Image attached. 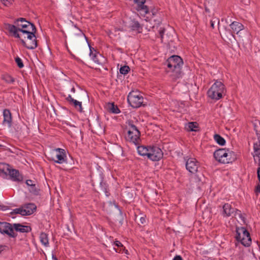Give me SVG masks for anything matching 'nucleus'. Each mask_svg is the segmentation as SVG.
<instances>
[{"instance_id":"nucleus-1","label":"nucleus","mask_w":260,"mask_h":260,"mask_svg":"<svg viewBox=\"0 0 260 260\" xmlns=\"http://www.w3.org/2000/svg\"><path fill=\"white\" fill-rule=\"evenodd\" d=\"M14 24H5V28L15 38H20L21 34H24L23 31H28L36 30L35 25L24 18H19L14 22Z\"/></svg>"},{"instance_id":"nucleus-2","label":"nucleus","mask_w":260,"mask_h":260,"mask_svg":"<svg viewBox=\"0 0 260 260\" xmlns=\"http://www.w3.org/2000/svg\"><path fill=\"white\" fill-rule=\"evenodd\" d=\"M214 157L218 162L222 164H229L237 159L236 154L229 149L220 148L214 153Z\"/></svg>"},{"instance_id":"nucleus-3","label":"nucleus","mask_w":260,"mask_h":260,"mask_svg":"<svg viewBox=\"0 0 260 260\" xmlns=\"http://www.w3.org/2000/svg\"><path fill=\"white\" fill-rule=\"evenodd\" d=\"M24 34H21L20 39L22 45L28 49H34L38 46L37 37L35 35L36 30L28 31H23Z\"/></svg>"},{"instance_id":"nucleus-4","label":"nucleus","mask_w":260,"mask_h":260,"mask_svg":"<svg viewBox=\"0 0 260 260\" xmlns=\"http://www.w3.org/2000/svg\"><path fill=\"white\" fill-rule=\"evenodd\" d=\"M87 42V38L84 33L79 29L75 28L72 30L71 38L70 45L73 49H78L81 45Z\"/></svg>"},{"instance_id":"nucleus-5","label":"nucleus","mask_w":260,"mask_h":260,"mask_svg":"<svg viewBox=\"0 0 260 260\" xmlns=\"http://www.w3.org/2000/svg\"><path fill=\"white\" fill-rule=\"evenodd\" d=\"M225 90L224 84L220 81H216L208 90L207 94L211 99L218 100L222 98Z\"/></svg>"},{"instance_id":"nucleus-6","label":"nucleus","mask_w":260,"mask_h":260,"mask_svg":"<svg viewBox=\"0 0 260 260\" xmlns=\"http://www.w3.org/2000/svg\"><path fill=\"white\" fill-rule=\"evenodd\" d=\"M166 63L169 68L173 69L176 78H179L181 74V68L183 64L182 59L178 55H172L167 59Z\"/></svg>"},{"instance_id":"nucleus-7","label":"nucleus","mask_w":260,"mask_h":260,"mask_svg":"<svg viewBox=\"0 0 260 260\" xmlns=\"http://www.w3.org/2000/svg\"><path fill=\"white\" fill-rule=\"evenodd\" d=\"M127 129V135L125 136V139L137 145L140 141V132L132 122H128V126L126 128Z\"/></svg>"},{"instance_id":"nucleus-8","label":"nucleus","mask_w":260,"mask_h":260,"mask_svg":"<svg viewBox=\"0 0 260 260\" xmlns=\"http://www.w3.org/2000/svg\"><path fill=\"white\" fill-rule=\"evenodd\" d=\"M144 98L138 91H132L127 96V101L129 104L134 108H138L143 106Z\"/></svg>"},{"instance_id":"nucleus-9","label":"nucleus","mask_w":260,"mask_h":260,"mask_svg":"<svg viewBox=\"0 0 260 260\" xmlns=\"http://www.w3.org/2000/svg\"><path fill=\"white\" fill-rule=\"evenodd\" d=\"M236 238L245 246H249L251 243L249 232L243 227L237 228Z\"/></svg>"},{"instance_id":"nucleus-10","label":"nucleus","mask_w":260,"mask_h":260,"mask_svg":"<svg viewBox=\"0 0 260 260\" xmlns=\"http://www.w3.org/2000/svg\"><path fill=\"white\" fill-rule=\"evenodd\" d=\"M159 35L162 43L170 47L171 43L174 42L175 37V33L173 29L167 30L164 28H160L159 30Z\"/></svg>"},{"instance_id":"nucleus-11","label":"nucleus","mask_w":260,"mask_h":260,"mask_svg":"<svg viewBox=\"0 0 260 260\" xmlns=\"http://www.w3.org/2000/svg\"><path fill=\"white\" fill-rule=\"evenodd\" d=\"M0 233L7 234L12 238L17 236V234L14 232L13 225L6 222H0Z\"/></svg>"},{"instance_id":"nucleus-12","label":"nucleus","mask_w":260,"mask_h":260,"mask_svg":"<svg viewBox=\"0 0 260 260\" xmlns=\"http://www.w3.org/2000/svg\"><path fill=\"white\" fill-rule=\"evenodd\" d=\"M3 166L4 167L2 169L0 168V171L5 172V173L6 174L7 172L5 171V169L6 168L7 171H8L9 172V174L10 175L11 179L13 181L19 182L22 180V176L19 174V172L18 170L15 169H9V166L7 165H4Z\"/></svg>"},{"instance_id":"nucleus-13","label":"nucleus","mask_w":260,"mask_h":260,"mask_svg":"<svg viewBox=\"0 0 260 260\" xmlns=\"http://www.w3.org/2000/svg\"><path fill=\"white\" fill-rule=\"evenodd\" d=\"M163 156L162 150L157 147H149V157L153 161H158Z\"/></svg>"},{"instance_id":"nucleus-14","label":"nucleus","mask_w":260,"mask_h":260,"mask_svg":"<svg viewBox=\"0 0 260 260\" xmlns=\"http://www.w3.org/2000/svg\"><path fill=\"white\" fill-rule=\"evenodd\" d=\"M186 168L191 173L195 174L197 172L199 167V163L194 158H189L186 161Z\"/></svg>"},{"instance_id":"nucleus-15","label":"nucleus","mask_w":260,"mask_h":260,"mask_svg":"<svg viewBox=\"0 0 260 260\" xmlns=\"http://www.w3.org/2000/svg\"><path fill=\"white\" fill-rule=\"evenodd\" d=\"M230 26L234 32H236L239 37H241L240 35L241 32L240 31L244 29V26L242 23L234 21L230 24Z\"/></svg>"},{"instance_id":"nucleus-16","label":"nucleus","mask_w":260,"mask_h":260,"mask_svg":"<svg viewBox=\"0 0 260 260\" xmlns=\"http://www.w3.org/2000/svg\"><path fill=\"white\" fill-rule=\"evenodd\" d=\"M134 3L137 4L138 5L137 10L138 11H141L144 13L145 14L149 13V9L147 6L145 5L144 4L146 2V0H134Z\"/></svg>"},{"instance_id":"nucleus-17","label":"nucleus","mask_w":260,"mask_h":260,"mask_svg":"<svg viewBox=\"0 0 260 260\" xmlns=\"http://www.w3.org/2000/svg\"><path fill=\"white\" fill-rule=\"evenodd\" d=\"M66 100L69 102L70 104L73 105L74 107L79 111L82 112V103L72 98L71 95H69L66 98Z\"/></svg>"},{"instance_id":"nucleus-18","label":"nucleus","mask_w":260,"mask_h":260,"mask_svg":"<svg viewBox=\"0 0 260 260\" xmlns=\"http://www.w3.org/2000/svg\"><path fill=\"white\" fill-rule=\"evenodd\" d=\"M13 227L17 232H20L21 233H28L31 230L30 226L22 225L20 223L13 224Z\"/></svg>"},{"instance_id":"nucleus-19","label":"nucleus","mask_w":260,"mask_h":260,"mask_svg":"<svg viewBox=\"0 0 260 260\" xmlns=\"http://www.w3.org/2000/svg\"><path fill=\"white\" fill-rule=\"evenodd\" d=\"M56 151H58L59 153L56 154V157L57 158V160H54V161L58 164H62V162L65 161L66 154L65 151L64 149L61 148H57L55 149Z\"/></svg>"},{"instance_id":"nucleus-20","label":"nucleus","mask_w":260,"mask_h":260,"mask_svg":"<svg viewBox=\"0 0 260 260\" xmlns=\"http://www.w3.org/2000/svg\"><path fill=\"white\" fill-rule=\"evenodd\" d=\"M26 184L29 187L28 189L30 192L35 194H37L39 192L36 184L35 182L31 180H27L26 181Z\"/></svg>"},{"instance_id":"nucleus-21","label":"nucleus","mask_w":260,"mask_h":260,"mask_svg":"<svg viewBox=\"0 0 260 260\" xmlns=\"http://www.w3.org/2000/svg\"><path fill=\"white\" fill-rule=\"evenodd\" d=\"M23 209L25 210V214L27 215L32 214L34 211L36 210V206L33 203H29L25 205L23 207Z\"/></svg>"},{"instance_id":"nucleus-22","label":"nucleus","mask_w":260,"mask_h":260,"mask_svg":"<svg viewBox=\"0 0 260 260\" xmlns=\"http://www.w3.org/2000/svg\"><path fill=\"white\" fill-rule=\"evenodd\" d=\"M4 123H8L9 126H11L12 115L9 110L5 109L3 111Z\"/></svg>"},{"instance_id":"nucleus-23","label":"nucleus","mask_w":260,"mask_h":260,"mask_svg":"<svg viewBox=\"0 0 260 260\" xmlns=\"http://www.w3.org/2000/svg\"><path fill=\"white\" fill-rule=\"evenodd\" d=\"M89 49H90V56L92 59V60L96 62L98 64H101V59H103V56L101 55V54H99V53L95 52V53H93L91 50V47L88 44Z\"/></svg>"},{"instance_id":"nucleus-24","label":"nucleus","mask_w":260,"mask_h":260,"mask_svg":"<svg viewBox=\"0 0 260 260\" xmlns=\"http://www.w3.org/2000/svg\"><path fill=\"white\" fill-rule=\"evenodd\" d=\"M223 213L226 216H230L235 211V209L232 208L229 204H225L223 206Z\"/></svg>"},{"instance_id":"nucleus-25","label":"nucleus","mask_w":260,"mask_h":260,"mask_svg":"<svg viewBox=\"0 0 260 260\" xmlns=\"http://www.w3.org/2000/svg\"><path fill=\"white\" fill-rule=\"evenodd\" d=\"M220 34L222 38L225 40H231V38L232 37L235 38L234 35L231 31L230 29H227L226 28H225L221 32H220Z\"/></svg>"},{"instance_id":"nucleus-26","label":"nucleus","mask_w":260,"mask_h":260,"mask_svg":"<svg viewBox=\"0 0 260 260\" xmlns=\"http://www.w3.org/2000/svg\"><path fill=\"white\" fill-rule=\"evenodd\" d=\"M138 153L142 156H147L149 157V148L144 146H140L137 147Z\"/></svg>"},{"instance_id":"nucleus-27","label":"nucleus","mask_w":260,"mask_h":260,"mask_svg":"<svg viewBox=\"0 0 260 260\" xmlns=\"http://www.w3.org/2000/svg\"><path fill=\"white\" fill-rule=\"evenodd\" d=\"M40 241L45 247L49 246V240L48 235L45 233H41L40 236Z\"/></svg>"},{"instance_id":"nucleus-28","label":"nucleus","mask_w":260,"mask_h":260,"mask_svg":"<svg viewBox=\"0 0 260 260\" xmlns=\"http://www.w3.org/2000/svg\"><path fill=\"white\" fill-rule=\"evenodd\" d=\"M108 109L110 112L114 114H118L120 112L118 107L115 106L114 103L109 104Z\"/></svg>"},{"instance_id":"nucleus-29","label":"nucleus","mask_w":260,"mask_h":260,"mask_svg":"<svg viewBox=\"0 0 260 260\" xmlns=\"http://www.w3.org/2000/svg\"><path fill=\"white\" fill-rule=\"evenodd\" d=\"M214 139L216 143L221 146H223L225 144V140L224 139L218 134L214 135Z\"/></svg>"},{"instance_id":"nucleus-30","label":"nucleus","mask_w":260,"mask_h":260,"mask_svg":"<svg viewBox=\"0 0 260 260\" xmlns=\"http://www.w3.org/2000/svg\"><path fill=\"white\" fill-rule=\"evenodd\" d=\"M25 210H24L23 208L22 207L21 208H19L13 210V211L10 213V214L11 215L19 214L22 216H26L27 215L25 214Z\"/></svg>"},{"instance_id":"nucleus-31","label":"nucleus","mask_w":260,"mask_h":260,"mask_svg":"<svg viewBox=\"0 0 260 260\" xmlns=\"http://www.w3.org/2000/svg\"><path fill=\"white\" fill-rule=\"evenodd\" d=\"M2 79L8 83H13L15 82V79L8 74L3 75Z\"/></svg>"},{"instance_id":"nucleus-32","label":"nucleus","mask_w":260,"mask_h":260,"mask_svg":"<svg viewBox=\"0 0 260 260\" xmlns=\"http://www.w3.org/2000/svg\"><path fill=\"white\" fill-rule=\"evenodd\" d=\"M197 127V122H191L188 123V129L190 131L197 132V129H196V128Z\"/></svg>"},{"instance_id":"nucleus-33","label":"nucleus","mask_w":260,"mask_h":260,"mask_svg":"<svg viewBox=\"0 0 260 260\" xmlns=\"http://www.w3.org/2000/svg\"><path fill=\"white\" fill-rule=\"evenodd\" d=\"M130 71V68L127 66H124L123 67H121L120 69V73L121 74H127Z\"/></svg>"},{"instance_id":"nucleus-34","label":"nucleus","mask_w":260,"mask_h":260,"mask_svg":"<svg viewBox=\"0 0 260 260\" xmlns=\"http://www.w3.org/2000/svg\"><path fill=\"white\" fill-rule=\"evenodd\" d=\"M253 149L256 155L260 154V142L254 143L253 145Z\"/></svg>"},{"instance_id":"nucleus-35","label":"nucleus","mask_w":260,"mask_h":260,"mask_svg":"<svg viewBox=\"0 0 260 260\" xmlns=\"http://www.w3.org/2000/svg\"><path fill=\"white\" fill-rule=\"evenodd\" d=\"M100 186L101 187V190L103 192H104L106 196H108V194H107L108 191H107V186L105 182H104L103 181L101 182L100 183Z\"/></svg>"},{"instance_id":"nucleus-36","label":"nucleus","mask_w":260,"mask_h":260,"mask_svg":"<svg viewBox=\"0 0 260 260\" xmlns=\"http://www.w3.org/2000/svg\"><path fill=\"white\" fill-rule=\"evenodd\" d=\"M15 61L19 68H22L24 66L22 60L19 57L15 58Z\"/></svg>"},{"instance_id":"nucleus-37","label":"nucleus","mask_w":260,"mask_h":260,"mask_svg":"<svg viewBox=\"0 0 260 260\" xmlns=\"http://www.w3.org/2000/svg\"><path fill=\"white\" fill-rule=\"evenodd\" d=\"M140 28V25L138 21H134L132 25V28L133 30H139Z\"/></svg>"},{"instance_id":"nucleus-38","label":"nucleus","mask_w":260,"mask_h":260,"mask_svg":"<svg viewBox=\"0 0 260 260\" xmlns=\"http://www.w3.org/2000/svg\"><path fill=\"white\" fill-rule=\"evenodd\" d=\"M3 4L6 6H9L11 5L14 0H1Z\"/></svg>"},{"instance_id":"nucleus-39","label":"nucleus","mask_w":260,"mask_h":260,"mask_svg":"<svg viewBox=\"0 0 260 260\" xmlns=\"http://www.w3.org/2000/svg\"><path fill=\"white\" fill-rule=\"evenodd\" d=\"M9 249L8 247L6 245H0V253L5 250H7Z\"/></svg>"},{"instance_id":"nucleus-40","label":"nucleus","mask_w":260,"mask_h":260,"mask_svg":"<svg viewBox=\"0 0 260 260\" xmlns=\"http://www.w3.org/2000/svg\"><path fill=\"white\" fill-rule=\"evenodd\" d=\"M114 243H115V245L117 246V247H123V245L119 241H116L114 242Z\"/></svg>"},{"instance_id":"nucleus-41","label":"nucleus","mask_w":260,"mask_h":260,"mask_svg":"<svg viewBox=\"0 0 260 260\" xmlns=\"http://www.w3.org/2000/svg\"><path fill=\"white\" fill-rule=\"evenodd\" d=\"M257 175L258 178L259 182L260 183V167H258L257 170Z\"/></svg>"},{"instance_id":"nucleus-42","label":"nucleus","mask_w":260,"mask_h":260,"mask_svg":"<svg viewBox=\"0 0 260 260\" xmlns=\"http://www.w3.org/2000/svg\"><path fill=\"white\" fill-rule=\"evenodd\" d=\"M173 260H183L182 258L180 255H176L174 257Z\"/></svg>"},{"instance_id":"nucleus-43","label":"nucleus","mask_w":260,"mask_h":260,"mask_svg":"<svg viewBox=\"0 0 260 260\" xmlns=\"http://www.w3.org/2000/svg\"><path fill=\"white\" fill-rule=\"evenodd\" d=\"M255 191L260 193V185L258 184L256 187Z\"/></svg>"},{"instance_id":"nucleus-44","label":"nucleus","mask_w":260,"mask_h":260,"mask_svg":"<svg viewBox=\"0 0 260 260\" xmlns=\"http://www.w3.org/2000/svg\"><path fill=\"white\" fill-rule=\"evenodd\" d=\"M140 220L141 224H143L145 222V219L144 217H141Z\"/></svg>"},{"instance_id":"nucleus-45","label":"nucleus","mask_w":260,"mask_h":260,"mask_svg":"<svg viewBox=\"0 0 260 260\" xmlns=\"http://www.w3.org/2000/svg\"><path fill=\"white\" fill-rule=\"evenodd\" d=\"M215 22V21L211 20V26L213 28L214 27V23Z\"/></svg>"},{"instance_id":"nucleus-46","label":"nucleus","mask_w":260,"mask_h":260,"mask_svg":"<svg viewBox=\"0 0 260 260\" xmlns=\"http://www.w3.org/2000/svg\"><path fill=\"white\" fill-rule=\"evenodd\" d=\"M7 209H8V207H7V206H3V207H2V209L3 210H7Z\"/></svg>"},{"instance_id":"nucleus-47","label":"nucleus","mask_w":260,"mask_h":260,"mask_svg":"<svg viewBox=\"0 0 260 260\" xmlns=\"http://www.w3.org/2000/svg\"><path fill=\"white\" fill-rule=\"evenodd\" d=\"M52 259L53 260H58L57 257L54 254H52Z\"/></svg>"},{"instance_id":"nucleus-48","label":"nucleus","mask_w":260,"mask_h":260,"mask_svg":"<svg viewBox=\"0 0 260 260\" xmlns=\"http://www.w3.org/2000/svg\"><path fill=\"white\" fill-rule=\"evenodd\" d=\"M71 91L75 93V88L74 87H72L71 89Z\"/></svg>"},{"instance_id":"nucleus-49","label":"nucleus","mask_w":260,"mask_h":260,"mask_svg":"<svg viewBox=\"0 0 260 260\" xmlns=\"http://www.w3.org/2000/svg\"><path fill=\"white\" fill-rule=\"evenodd\" d=\"M205 10L206 12H209V10L208 9H207V8H205Z\"/></svg>"},{"instance_id":"nucleus-50","label":"nucleus","mask_w":260,"mask_h":260,"mask_svg":"<svg viewBox=\"0 0 260 260\" xmlns=\"http://www.w3.org/2000/svg\"><path fill=\"white\" fill-rule=\"evenodd\" d=\"M216 20L217 21L218 24L219 25V20L218 19H216Z\"/></svg>"},{"instance_id":"nucleus-51","label":"nucleus","mask_w":260,"mask_h":260,"mask_svg":"<svg viewBox=\"0 0 260 260\" xmlns=\"http://www.w3.org/2000/svg\"><path fill=\"white\" fill-rule=\"evenodd\" d=\"M235 210H236V211H237V212H240V211H239V210H237V209H235Z\"/></svg>"},{"instance_id":"nucleus-52","label":"nucleus","mask_w":260,"mask_h":260,"mask_svg":"<svg viewBox=\"0 0 260 260\" xmlns=\"http://www.w3.org/2000/svg\"><path fill=\"white\" fill-rule=\"evenodd\" d=\"M82 93L84 94V95H86V93L85 92H82Z\"/></svg>"},{"instance_id":"nucleus-53","label":"nucleus","mask_w":260,"mask_h":260,"mask_svg":"<svg viewBox=\"0 0 260 260\" xmlns=\"http://www.w3.org/2000/svg\"><path fill=\"white\" fill-rule=\"evenodd\" d=\"M114 249L115 250V251H116V252H117V251H116V249L115 248H114Z\"/></svg>"},{"instance_id":"nucleus-54","label":"nucleus","mask_w":260,"mask_h":260,"mask_svg":"<svg viewBox=\"0 0 260 260\" xmlns=\"http://www.w3.org/2000/svg\"><path fill=\"white\" fill-rule=\"evenodd\" d=\"M114 249L115 250V251H116V252H117V251H116V249L115 248H114Z\"/></svg>"},{"instance_id":"nucleus-55","label":"nucleus","mask_w":260,"mask_h":260,"mask_svg":"<svg viewBox=\"0 0 260 260\" xmlns=\"http://www.w3.org/2000/svg\"><path fill=\"white\" fill-rule=\"evenodd\" d=\"M114 249L115 250V251H116V252H117V251H116V249L115 248H114Z\"/></svg>"},{"instance_id":"nucleus-56","label":"nucleus","mask_w":260,"mask_h":260,"mask_svg":"<svg viewBox=\"0 0 260 260\" xmlns=\"http://www.w3.org/2000/svg\"><path fill=\"white\" fill-rule=\"evenodd\" d=\"M114 249L115 250V251H116V252H117V251H116V249L115 248H114Z\"/></svg>"}]
</instances>
